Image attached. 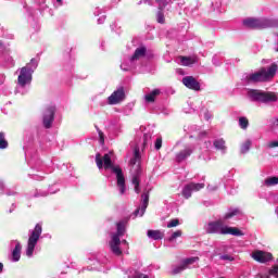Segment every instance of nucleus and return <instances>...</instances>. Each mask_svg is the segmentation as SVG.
Wrapping results in <instances>:
<instances>
[{"instance_id": "1", "label": "nucleus", "mask_w": 278, "mask_h": 278, "mask_svg": "<svg viewBox=\"0 0 278 278\" xmlns=\"http://www.w3.org/2000/svg\"><path fill=\"white\" fill-rule=\"evenodd\" d=\"M114 153L109 152L101 156V153L96 154V164L101 170V168H104L105 170H112L116 175L117 179V187L119 188V194H125V176L123 175V169L119 166H114V163H112V156Z\"/></svg>"}, {"instance_id": "2", "label": "nucleus", "mask_w": 278, "mask_h": 278, "mask_svg": "<svg viewBox=\"0 0 278 278\" xmlns=\"http://www.w3.org/2000/svg\"><path fill=\"white\" fill-rule=\"evenodd\" d=\"M116 232L111 235L110 249L114 255H123V251L121 250V244H123L124 249L129 250V242L127 240H122L123 236H125V222H118L116 224Z\"/></svg>"}, {"instance_id": "3", "label": "nucleus", "mask_w": 278, "mask_h": 278, "mask_svg": "<svg viewBox=\"0 0 278 278\" xmlns=\"http://www.w3.org/2000/svg\"><path fill=\"white\" fill-rule=\"evenodd\" d=\"M207 233H217L218 236H244L242 230L236 227H229L223 220L210 222L205 227Z\"/></svg>"}, {"instance_id": "4", "label": "nucleus", "mask_w": 278, "mask_h": 278, "mask_svg": "<svg viewBox=\"0 0 278 278\" xmlns=\"http://www.w3.org/2000/svg\"><path fill=\"white\" fill-rule=\"evenodd\" d=\"M248 99L249 101H252V103L268 105V103H276V101H278V93L273 91L250 89L248 90Z\"/></svg>"}, {"instance_id": "5", "label": "nucleus", "mask_w": 278, "mask_h": 278, "mask_svg": "<svg viewBox=\"0 0 278 278\" xmlns=\"http://www.w3.org/2000/svg\"><path fill=\"white\" fill-rule=\"evenodd\" d=\"M142 156H140V148H135L134 156L130 159V166L132 173L131 184L135 186L136 194H140V175H142V167L140 166V162Z\"/></svg>"}, {"instance_id": "6", "label": "nucleus", "mask_w": 278, "mask_h": 278, "mask_svg": "<svg viewBox=\"0 0 278 278\" xmlns=\"http://www.w3.org/2000/svg\"><path fill=\"white\" fill-rule=\"evenodd\" d=\"M277 64L273 63L267 70L266 67L261 68L258 72L253 74H248L245 79L248 84H255L257 81H268V79H273L277 74Z\"/></svg>"}, {"instance_id": "7", "label": "nucleus", "mask_w": 278, "mask_h": 278, "mask_svg": "<svg viewBox=\"0 0 278 278\" xmlns=\"http://www.w3.org/2000/svg\"><path fill=\"white\" fill-rule=\"evenodd\" d=\"M38 68V60L31 59L24 67L20 70V75L17 77V85L21 88H25L27 85L31 84L34 72Z\"/></svg>"}, {"instance_id": "8", "label": "nucleus", "mask_w": 278, "mask_h": 278, "mask_svg": "<svg viewBox=\"0 0 278 278\" xmlns=\"http://www.w3.org/2000/svg\"><path fill=\"white\" fill-rule=\"evenodd\" d=\"M243 25L248 29H268V27H278V21L273 18L248 17L243 20Z\"/></svg>"}, {"instance_id": "9", "label": "nucleus", "mask_w": 278, "mask_h": 278, "mask_svg": "<svg viewBox=\"0 0 278 278\" xmlns=\"http://www.w3.org/2000/svg\"><path fill=\"white\" fill-rule=\"evenodd\" d=\"M40 236H42V225L37 224L33 230H29V237L26 247L27 257H34V251L36 249V244H38V240H40Z\"/></svg>"}, {"instance_id": "10", "label": "nucleus", "mask_w": 278, "mask_h": 278, "mask_svg": "<svg viewBox=\"0 0 278 278\" xmlns=\"http://www.w3.org/2000/svg\"><path fill=\"white\" fill-rule=\"evenodd\" d=\"M203 188H205V184L203 182H190L185 185L181 194L184 199H190V197H192V192H199V190H203Z\"/></svg>"}, {"instance_id": "11", "label": "nucleus", "mask_w": 278, "mask_h": 278, "mask_svg": "<svg viewBox=\"0 0 278 278\" xmlns=\"http://www.w3.org/2000/svg\"><path fill=\"white\" fill-rule=\"evenodd\" d=\"M199 262V256H192L189 258H185L180 265L172 266V275H179V273H184L186 268H189L191 264Z\"/></svg>"}, {"instance_id": "12", "label": "nucleus", "mask_w": 278, "mask_h": 278, "mask_svg": "<svg viewBox=\"0 0 278 278\" xmlns=\"http://www.w3.org/2000/svg\"><path fill=\"white\" fill-rule=\"evenodd\" d=\"M54 118H55V106L50 105L46 109L43 113V127L46 129H51V125H53Z\"/></svg>"}, {"instance_id": "13", "label": "nucleus", "mask_w": 278, "mask_h": 278, "mask_svg": "<svg viewBox=\"0 0 278 278\" xmlns=\"http://www.w3.org/2000/svg\"><path fill=\"white\" fill-rule=\"evenodd\" d=\"M125 100V89L123 87H119L117 90H115L108 99L109 105H117V103H121V101Z\"/></svg>"}, {"instance_id": "14", "label": "nucleus", "mask_w": 278, "mask_h": 278, "mask_svg": "<svg viewBox=\"0 0 278 278\" xmlns=\"http://www.w3.org/2000/svg\"><path fill=\"white\" fill-rule=\"evenodd\" d=\"M252 257L255 262H260V264H266V262H270L273 260V254L270 252L257 250L252 253Z\"/></svg>"}, {"instance_id": "15", "label": "nucleus", "mask_w": 278, "mask_h": 278, "mask_svg": "<svg viewBox=\"0 0 278 278\" xmlns=\"http://www.w3.org/2000/svg\"><path fill=\"white\" fill-rule=\"evenodd\" d=\"M16 62L12 56H10V53L8 51H4L2 54H0V66L2 68H14Z\"/></svg>"}, {"instance_id": "16", "label": "nucleus", "mask_w": 278, "mask_h": 278, "mask_svg": "<svg viewBox=\"0 0 278 278\" xmlns=\"http://www.w3.org/2000/svg\"><path fill=\"white\" fill-rule=\"evenodd\" d=\"M192 153H194V146L186 147L184 150L176 154V162H186V160H188V157L191 156Z\"/></svg>"}, {"instance_id": "17", "label": "nucleus", "mask_w": 278, "mask_h": 278, "mask_svg": "<svg viewBox=\"0 0 278 278\" xmlns=\"http://www.w3.org/2000/svg\"><path fill=\"white\" fill-rule=\"evenodd\" d=\"M182 84L186 86V88H189V90H201V84L198 83L194 77L192 76H186L182 78Z\"/></svg>"}, {"instance_id": "18", "label": "nucleus", "mask_w": 278, "mask_h": 278, "mask_svg": "<svg viewBox=\"0 0 278 278\" xmlns=\"http://www.w3.org/2000/svg\"><path fill=\"white\" fill-rule=\"evenodd\" d=\"M141 207L135 211L136 216H138V214L144 216V212H147V207H149V191H144L141 194Z\"/></svg>"}, {"instance_id": "19", "label": "nucleus", "mask_w": 278, "mask_h": 278, "mask_svg": "<svg viewBox=\"0 0 278 278\" xmlns=\"http://www.w3.org/2000/svg\"><path fill=\"white\" fill-rule=\"evenodd\" d=\"M156 3L159 4V12L156 13V21L157 23H164V13L162 12L164 10L165 7L168 5V3H170V1L173 0H155Z\"/></svg>"}, {"instance_id": "20", "label": "nucleus", "mask_w": 278, "mask_h": 278, "mask_svg": "<svg viewBox=\"0 0 278 278\" xmlns=\"http://www.w3.org/2000/svg\"><path fill=\"white\" fill-rule=\"evenodd\" d=\"M11 244H15V248L12 251L11 262H18L21 260V251L23 245H21L18 240L12 241Z\"/></svg>"}, {"instance_id": "21", "label": "nucleus", "mask_w": 278, "mask_h": 278, "mask_svg": "<svg viewBox=\"0 0 278 278\" xmlns=\"http://www.w3.org/2000/svg\"><path fill=\"white\" fill-rule=\"evenodd\" d=\"M144 55H147V46L141 45L135 50L132 58L130 59L136 62L137 60H140V58H144Z\"/></svg>"}, {"instance_id": "22", "label": "nucleus", "mask_w": 278, "mask_h": 278, "mask_svg": "<svg viewBox=\"0 0 278 278\" xmlns=\"http://www.w3.org/2000/svg\"><path fill=\"white\" fill-rule=\"evenodd\" d=\"M199 62V58L197 56H180V64L182 66H192V64H197Z\"/></svg>"}, {"instance_id": "23", "label": "nucleus", "mask_w": 278, "mask_h": 278, "mask_svg": "<svg viewBox=\"0 0 278 278\" xmlns=\"http://www.w3.org/2000/svg\"><path fill=\"white\" fill-rule=\"evenodd\" d=\"M121 68H122L124 72L136 71V62L132 61L131 59H128L127 61H124V62L121 64Z\"/></svg>"}, {"instance_id": "24", "label": "nucleus", "mask_w": 278, "mask_h": 278, "mask_svg": "<svg viewBox=\"0 0 278 278\" xmlns=\"http://www.w3.org/2000/svg\"><path fill=\"white\" fill-rule=\"evenodd\" d=\"M213 147H214L217 151H222L223 154L227 153V146H225L224 139H215V140L213 141Z\"/></svg>"}, {"instance_id": "25", "label": "nucleus", "mask_w": 278, "mask_h": 278, "mask_svg": "<svg viewBox=\"0 0 278 278\" xmlns=\"http://www.w3.org/2000/svg\"><path fill=\"white\" fill-rule=\"evenodd\" d=\"M147 236L151 240H162L164 238V232L160 230H148Z\"/></svg>"}, {"instance_id": "26", "label": "nucleus", "mask_w": 278, "mask_h": 278, "mask_svg": "<svg viewBox=\"0 0 278 278\" xmlns=\"http://www.w3.org/2000/svg\"><path fill=\"white\" fill-rule=\"evenodd\" d=\"M161 90L160 89H154L152 90L150 93L146 94V101L148 103H153L155 101V97H159V94H161Z\"/></svg>"}, {"instance_id": "27", "label": "nucleus", "mask_w": 278, "mask_h": 278, "mask_svg": "<svg viewBox=\"0 0 278 278\" xmlns=\"http://www.w3.org/2000/svg\"><path fill=\"white\" fill-rule=\"evenodd\" d=\"M238 214H242L240 208H230L229 212L224 215V220H229V218H233V216H238Z\"/></svg>"}, {"instance_id": "28", "label": "nucleus", "mask_w": 278, "mask_h": 278, "mask_svg": "<svg viewBox=\"0 0 278 278\" xmlns=\"http://www.w3.org/2000/svg\"><path fill=\"white\" fill-rule=\"evenodd\" d=\"M253 144V142L248 139L245 140L242 144H241V153L242 155H244L245 153H249V151L251 150V146Z\"/></svg>"}, {"instance_id": "29", "label": "nucleus", "mask_w": 278, "mask_h": 278, "mask_svg": "<svg viewBox=\"0 0 278 278\" xmlns=\"http://www.w3.org/2000/svg\"><path fill=\"white\" fill-rule=\"evenodd\" d=\"M277 185H278V177L277 176L269 177V178L264 180V186H266L267 188H270L271 186H277Z\"/></svg>"}, {"instance_id": "30", "label": "nucleus", "mask_w": 278, "mask_h": 278, "mask_svg": "<svg viewBox=\"0 0 278 278\" xmlns=\"http://www.w3.org/2000/svg\"><path fill=\"white\" fill-rule=\"evenodd\" d=\"M49 194H55V191L49 189V191L36 190L34 198L38 199V197H49Z\"/></svg>"}, {"instance_id": "31", "label": "nucleus", "mask_w": 278, "mask_h": 278, "mask_svg": "<svg viewBox=\"0 0 278 278\" xmlns=\"http://www.w3.org/2000/svg\"><path fill=\"white\" fill-rule=\"evenodd\" d=\"M0 149H8V140L4 132H0Z\"/></svg>"}, {"instance_id": "32", "label": "nucleus", "mask_w": 278, "mask_h": 278, "mask_svg": "<svg viewBox=\"0 0 278 278\" xmlns=\"http://www.w3.org/2000/svg\"><path fill=\"white\" fill-rule=\"evenodd\" d=\"M239 127H241V129H247L249 127V119L247 117H240Z\"/></svg>"}, {"instance_id": "33", "label": "nucleus", "mask_w": 278, "mask_h": 278, "mask_svg": "<svg viewBox=\"0 0 278 278\" xmlns=\"http://www.w3.org/2000/svg\"><path fill=\"white\" fill-rule=\"evenodd\" d=\"M181 230H176L168 237V242H173L174 240H177V238H181Z\"/></svg>"}, {"instance_id": "34", "label": "nucleus", "mask_w": 278, "mask_h": 278, "mask_svg": "<svg viewBox=\"0 0 278 278\" xmlns=\"http://www.w3.org/2000/svg\"><path fill=\"white\" fill-rule=\"evenodd\" d=\"M96 129L98 131L99 142H100L101 147H103V144H105V136L103 135V131H101V129H99V127L96 126Z\"/></svg>"}, {"instance_id": "35", "label": "nucleus", "mask_w": 278, "mask_h": 278, "mask_svg": "<svg viewBox=\"0 0 278 278\" xmlns=\"http://www.w3.org/2000/svg\"><path fill=\"white\" fill-rule=\"evenodd\" d=\"M219 260H222L223 262H233V260L236 258L229 254H222L219 256Z\"/></svg>"}, {"instance_id": "36", "label": "nucleus", "mask_w": 278, "mask_h": 278, "mask_svg": "<svg viewBox=\"0 0 278 278\" xmlns=\"http://www.w3.org/2000/svg\"><path fill=\"white\" fill-rule=\"evenodd\" d=\"M154 149L156 151H160L162 149V137H157L154 142Z\"/></svg>"}, {"instance_id": "37", "label": "nucleus", "mask_w": 278, "mask_h": 278, "mask_svg": "<svg viewBox=\"0 0 278 278\" xmlns=\"http://www.w3.org/2000/svg\"><path fill=\"white\" fill-rule=\"evenodd\" d=\"M269 275L270 277L278 278V265L271 267V269L269 270Z\"/></svg>"}, {"instance_id": "38", "label": "nucleus", "mask_w": 278, "mask_h": 278, "mask_svg": "<svg viewBox=\"0 0 278 278\" xmlns=\"http://www.w3.org/2000/svg\"><path fill=\"white\" fill-rule=\"evenodd\" d=\"M151 142V135L150 134H144L143 135V149Z\"/></svg>"}, {"instance_id": "39", "label": "nucleus", "mask_w": 278, "mask_h": 278, "mask_svg": "<svg viewBox=\"0 0 278 278\" xmlns=\"http://www.w3.org/2000/svg\"><path fill=\"white\" fill-rule=\"evenodd\" d=\"M179 225V219H172L168 222L167 227L168 229L173 228V227H177Z\"/></svg>"}, {"instance_id": "40", "label": "nucleus", "mask_w": 278, "mask_h": 278, "mask_svg": "<svg viewBox=\"0 0 278 278\" xmlns=\"http://www.w3.org/2000/svg\"><path fill=\"white\" fill-rule=\"evenodd\" d=\"M275 147H278V141H270L267 143L268 149H275Z\"/></svg>"}, {"instance_id": "41", "label": "nucleus", "mask_w": 278, "mask_h": 278, "mask_svg": "<svg viewBox=\"0 0 278 278\" xmlns=\"http://www.w3.org/2000/svg\"><path fill=\"white\" fill-rule=\"evenodd\" d=\"M212 62L214 66H220V62H218V55H214Z\"/></svg>"}, {"instance_id": "42", "label": "nucleus", "mask_w": 278, "mask_h": 278, "mask_svg": "<svg viewBox=\"0 0 278 278\" xmlns=\"http://www.w3.org/2000/svg\"><path fill=\"white\" fill-rule=\"evenodd\" d=\"M105 18L106 16L105 15H102L98 18V25H103V23H105Z\"/></svg>"}, {"instance_id": "43", "label": "nucleus", "mask_w": 278, "mask_h": 278, "mask_svg": "<svg viewBox=\"0 0 278 278\" xmlns=\"http://www.w3.org/2000/svg\"><path fill=\"white\" fill-rule=\"evenodd\" d=\"M5 84V74H0V86H3Z\"/></svg>"}, {"instance_id": "44", "label": "nucleus", "mask_w": 278, "mask_h": 278, "mask_svg": "<svg viewBox=\"0 0 278 278\" xmlns=\"http://www.w3.org/2000/svg\"><path fill=\"white\" fill-rule=\"evenodd\" d=\"M212 147V141H204V149H210Z\"/></svg>"}, {"instance_id": "45", "label": "nucleus", "mask_w": 278, "mask_h": 278, "mask_svg": "<svg viewBox=\"0 0 278 278\" xmlns=\"http://www.w3.org/2000/svg\"><path fill=\"white\" fill-rule=\"evenodd\" d=\"M5 46H3V42L0 41V53H5Z\"/></svg>"}, {"instance_id": "46", "label": "nucleus", "mask_w": 278, "mask_h": 278, "mask_svg": "<svg viewBox=\"0 0 278 278\" xmlns=\"http://www.w3.org/2000/svg\"><path fill=\"white\" fill-rule=\"evenodd\" d=\"M204 118H205L206 121H210V118H212V114H210V112H206V113L204 114Z\"/></svg>"}, {"instance_id": "47", "label": "nucleus", "mask_w": 278, "mask_h": 278, "mask_svg": "<svg viewBox=\"0 0 278 278\" xmlns=\"http://www.w3.org/2000/svg\"><path fill=\"white\" fill-rule=\"evenodd\" d=\"M94 16H99V14H101V10L99 8H97L93 12Z\"/></svg>"}, {"instance_id": "48", "label": "nucleus", "mask_w": 278, "mask_h": 278, "mask_svg": "<svg viewBox=\"0 0 278 278\" xmlns=\"http://www.w3.org/2000/svg\"><path fill=\"white\" fill-rule=\"evenodd\" d=\"M275 36H276V38H277V41H276V43H275V51H277L278 52V33H276L275 34Z\"/></svg>"}, {"instance_id": "49", "label": "nucleus", "mask_w": 278, "mask_h": 278, "mask_svg": "<svg viewBox=\"0 0 278 278\" xmlns=\"http://www.w3.org/2000/svg\"><path fill=\"white\" fill-rule=\"evenodd\" d=\"M205 136H207V132L206 131H202V132H200L199 138L200 139L201 138H205Z\"/></svg>"}, {"instance_id": "50", "label": "nucleus", "mask_w": 278, "mask_h": 278, "mask_svg": "<svg viewBox=\"0 0 278 278\" xmlns=\"http://www.w3.org/2000/svg\"><path fill=\"white\" fill-rule=\"evenodd\" d=\"M0 190L3 192V190H5V185L3 184V181H0Z\"/></svg>"}, {"instance_id": "51", "label": "nucleus", "mask_w": 278, "mask_h": 278, "mask_svg": "<svg viewBox=\"0 0 278 278\" xmlns=\"http://www.w3.org/2000/svg\"><path fill=\"white\" fill-rule=\"evenodd\" d=\"M178 75H184V70L179 68L177 70Z\"/></svg>"}, {"instance_id": "52", "label": "nucleus", "mask_w": 278, "mask_h": 278, "mask_svg": "<svg viewBox=\"0 0 278 278\" xmlns=\"http://www.w3.org/2000/svg\"><path fill=\"white\" fill-rule=\"evenodd\" d=\"M0 273H3V263H0Z\"/></svg>"}, {"instance_id": "53", "label": "nucleus", "mask_w": 278, "mask_h": 278, "mask_svg": "<svg viewBox=\"0 0 278 278\" xmlns=\"http://www.w3.org/2000/svg\"><path fill=\"white\" fill-rule=\"evenodd\" d=\"M8 197H12V194H16V192H7Z\"/></svg>"}, {"instance_id": "54", "label": "nucleus", "mask_w": 278, "mask_h": 278, "mask_svg": "<svg viewBox=\"0 0 278 278\" xmlns=\"http://www.w3.org/2000/svg\"><path fill=\"white\" fill-rule=\"evenodd\" d=\"M143 3H148L149 5H151V1L149 0H144Z\"/></svg>"}, {"instance_id": "55", "label": "nucleus", "mask_w": 278, "mask_h": 278, "mask_svg": "<svg viewBox=\"0 0 278 278\" xmlns=\"http://www.w3.org/2000/svg\"><path fill=\"white\" fill-rule=\"evenodd\" d=\"M13 210H14V208H10V210H9V213L12 214Z\"/></svg>"}, {"instance_id": "56", "label": "nucleus", "mask_w": 278, "mask_h": 278, "mask_svg": "<svg viewBox=\"0 0 278 278\" xmlns=\"http://www.w3.org/2000/svg\"><path fill=\"white\" fill-rule=\"evenodd\" d=\"M88 270H97V268H88Z\"/></svg>"}, {"instance_id": "57", "label": "nucleus", "mask_w": 278, "mask_h": 278, "mask_svg": "<svg viewBox=\"0 0 278 278\" xmlns=\"http://www.w3.org/2000/svg\"><path fill=\"white\" fill-rule=\"evenodd\" d=\"M58 1V3H62V0H56Z\"/></svg>"}, {"instance_id": "58", "label": "nucleus", "mask_w": 278, "mask_h": 278, "mask_svg": "<svg viewBox=\"0 0 278 278\" xmlns=\"http://www.w3.org/2000/svg\"><path fill=\"white\" fill-rule=\"evenodd\" d=\"M276 214L278 215V206H277V208H276Z\"/></svg>"}, {"instance_id": "59", "label": "nucleus", "mask_w": 278, "mask_h": 278, "mask_svg": "<svg viewBox=\"0 0 278 278\" xmlns=\"http://www.w3.org/2000/svg\"><path fill=\"white\" fill-rule=\"evenodd\" d=\"M138 4H139V5H140V4H142V1H139V3H138Z\"/></svg>"}, {"instance_id": "60", "label": "nucleus", "mask_w": 278, "mask_h": 278, "mask_svg": "<svg viewBox=\"0 0 278 278\" xmlns=\"http://www.w3.org/2000/svg\"><path fill=\"white\" fill-rule=\"evenodd\" d=\"M142 278H149V276H143Z\"/></svg>"}, {"instance_id": "61", "label": "nucleus", "mask_w": 278, "mask_h": 278, "mask_svg": "<svg viewBox=\"0 0 278 278\" xmlns=\"http://www.w3.org/2000/svg\"><path fill=\"white\" fill-rule=\"evenodd\" d=\"M12 207H13V210H14V207H16V206H14V204H12Z\"/></svg>"}, {"instance_id": "62", "label": "nucleus", "mask_w": 278, "mask_h": 278, "mask_svg": "<svg viewBox=\"0 0 278 278\" xmlns=\"http://www.w3.org/2000/svg\"><path fill=\"white\" fill-rule=\"evenodd\" d=\"M276 123H278V118H276Z\"/></svg>"}, {"instance_id": "63", "label": "nucleus", "mask_w": 278, "mask_h": 278, "mask_svg": "<svg viewBox=\"0 0 278 278\" xmlns=\"http://www.w3.org/2000/svg\"><path fill=\"white\" fill-rule=\"evenodd\" d=\"M111 28H112V29H114V27H113V26H111Z\"/></svg>"}, {"instance_id": "64", "label": "nucleus", "mask_w": 278, "mask_h": 278, "mask_svg": "<svg viewBox=\"0 0 278 278\" xmlns=\"http://www.w3.org/2000/svg\"><path fill=\"white\" fill-rule=\"evenodd\" d=\"M268 278H270V277H268Z\"/></svg>"}]
</instances>
